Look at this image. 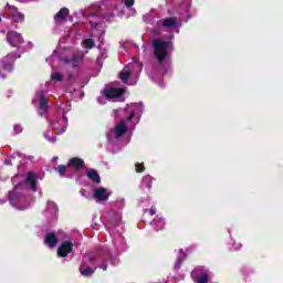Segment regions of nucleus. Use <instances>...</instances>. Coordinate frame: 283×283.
Segmentation results:
<instances>
[{"instance_id": "obj_1", "label": "nucleus", "mask_w": 283, "mask_h": 283, "mask_svg": "<svg viewBox=\"0 0 283 283\" xmlns=\"http://www.w3.org/2000/svg\"><path fill=\"white\" fill-rule=\"evenodd\" d=\"M11 180L14 187L9 191V202L11 207L18 209V211H25V209L30 207V203L23 193H25L28 189L38 191L39 188L36 185L39 176L34 174V171H30L25 177L21 174H17Z\"/></svg>"}, {"instance_id": "obj_2", "label": "nucleus", "mask_w": 283, "mask_h": 283, "mask_svg": "<svg viewBox=\"0 0 283 283\" xmlns=\"http://www.w3.org/2000/svg\"><path fill=\"white\" fill-rule=\"evenodd\" d=\"M143 103L130 104L125 109L119 108L114 111V116L122 118L119 123H117L114 129H111L107 134V139L112 143L113 139L123 138L125 134H129L136 125H138V120H140V116L143 114Z\"/></svg>"}, {"instance_id": "obj_3", "label": "nucleus", "mask_w": 283, "mask_h": 283, "mask_svg": "<svg viewBox=\"0 0 283 283\" xmlns=\"http://www.w3.org/2000/svg\"><path fill=\"white\" fill-rule=\"evenodd\" d=\"M46 61L52 67L51 81H53V83H61V81H63V74L54 70V63L60 61V63H64V65H71V67L76 69L81 65V61H83V52H78L75 49H64L63 56L59 59L56 52H54Z\"/></svg>"}, {"instance_id": "obj_4", "label": "nucleus", "mask_w": 283, "mask_h": 283, "mask_svg": "<svg viewBox=\"0 0 283 283\" xmlns=\"http://www.w3.org/2000/svg\"><path fill=\"white\" fill-rule=\"evenodd\" d=\"M153 50L155 59L161 65L174 52V42L171 40L155 39L153 40Z\"/></svg>"}, {"instance_id": "obj_5", "label": "nucleus", "mask_w": 283, "mask_h": 283, "mask_svg": "<svg viewBox=\"0 0 283 283\" xmlns=\"http://www.w3.org/2000/svg\"><path fill=\"white\" fill-rule=\"evenodd\" d=\"M140 72H143V63L132 62L119 73V78L125 85H136Z\"/></svg>"}, {"instance_id": "obj_6", "label": "nucleus", "mask_w": 283, "mask_h": 283, "mask_svg": "<svg viewBox=\"0 0 283 283\" xmlns=\"http://www.w3.org/2000/svg\"><path fill=\"white\" fill-rule=\"evenodd\" d=\"M103 260H105V256L103 254H86L84 256L83 264L80 266L81 274L84 277H90L94 275V271H96V268H88L87 264H101Z\"/></svg>"}, {"instance_id": "obj_7", "label": "nucleus", "mask_w": 283, "mask_h": 283, "mask_svg": "<svg viewBox=\"0 0 283 283\" xmlns=\"http://www.w3.org/2000/svg\"><path fill=\"white\" fill-rule=\"evenodd\" d=\"M33 105H38L39 116L48 114V96L43 91H39L32 99Z\"/></svg>"}, {"instance_id": "obj_8", "label": "nucleus", "mask_w": 283, "mask_h": 283, "mask_svg": "<svg viewBox=\"0 0 283 283\" xmlns=\"http://www.w3.org/2000/svg\"><path fill=\"white\" fill-rule=\"evenodd\" d=\"M191 277L195 283H212L211 282V273L207 268H196L191 272Z\"/></svg>"}, {"instance_id": "obj_9", "label": "nucleus", "mask_w": 283, "mask_h": 283, "mask_svg": "<svg viewBox=\"0 0 283 283\" xmlns=\"http://www.w3.org/2000/svg\"><path fill=\"white\" fill-rule=\"evenodd\" d=\"M109 196H112L109 188L96 187L93 190V199L96 200V202H107Z\"/></svg>"}, {"instance_id": "obj_10", "label": "nucleus", "mask_w": 283, "mask_h": 283, "mask_svg": "<svg viewBox=\"0 0 283 283\" xmlns=\"http://www.w3.org/2000/svg\"><path fill=\"white\" fill-rule=\"evenodd\" d=\"M122 94H125V90L116 87V83L106 86V88L104 90V96H106L107 101L120 98Z\"/></svg>"}, {"instance_id": "obj_11", "label": "nucleus", "mask_w": 283, "mask_h": 283, "mask_svg": "<svg viewBox=\"0 0 283 283\" xmlns=\"http://www.w3.org/2000/svg\"><path fill=\"white\" fill-rule=\"evenodd\" d=\"M51 128L57 132V134H64L65 129H67V117L63 115L62 117L54 119L51 123Z\"/></svg>"}, {"instance_id": "obj_12", "label": "nucleus", "mask_w": 283, "mask_h": 283, "mask_svg": "<svg viewBox=\"0 0 283 283\" xmlns=\"http://www.w3.org/2000/svg\"><path fill=\"white\" fill-rule=\"evenodd\" d=\"M43 214L48 220H54L59 214V206L54 201H48L46 209L44 210Z\"/></svg>"}, {"instance_id": "obj_13", "label": "nucleus", "mask_w": 283, "mask_h": 283, "mask_svg": "<svg viewBox=\"0 0 283 283\" xmlns=\"http://www.w3.org/2000/svg\"><path fill=\"white\" fill-rule=\"evenodd\" d=\"M73 249H74V243H72L71 241L62 242L57 249L59 258H67V255L72 253Z\"/></svg>"}, {"instance_id": "obj_14", "label": "nucleus", "mask_w": 283, "mask_h": 283, "mask_svg": "<svg viewBox=\"0 0 283 283\" xmlns=\"http://www.w3.org/2000/svg\"><path fill=\"white\" fill-rule=\"evenodd\" d=\"M7 41L12 48H19L23 43V38L17 31H10L7 34Z\"/></svg>"}, {"instance_id": "obj_15", "label": "nucleus", "mask_w": 283, "mask_h": 283, "mask_svg": "<svg viewBox=\"0 0 283 283\" xmlns=\"http://www.w3.org/2000/svg\"><path fill=\"white\" fill-rule=\"evenodd\" d=\"M21 59V55L8 54L3 60V70L4 72H12L14 70V61Z\"/></svg>"}, {"instance_id": "obj_16", "label": "nucleus", "mask_w": 283, "mask_h": 283, "mask_svg": "<svg viewBox=\"0 0 283 283\" xmlns=\"http://www.w3.org/2000/svg\"><path fill=\"white\" fill-rule=\"evenodd\" d=\"M158 23L163 28H180V22H178V18H165L161 19Z\"/></svg>"}, {"instance_id": "obj_17", "label": "nucleus", "mask_w": 283, "mask_h": 283, "mask_svg": "<svg viewBox=\"0 0 283 283\" xmlns=\"http://www.w3.org/2000/svg\"><path fill=\"white\" fill-rule=\"evenodd\" d=\"M57 242H59V239L56 238V234H54V232L46 233L44 238V243L46 244V247H49V249H54Z\"/></svg>"}, {"instance_id": "obj_18", "label": "nucleus", "mask_w": 283, "mask_h": 283, "mask_svg": "<svg viewBox=\"0 0 283 283\" xmlns=\"http://www.w3.org/2000/svg\"><path fill=\"white\" fill-rule=\"evenodd\" d=\"M10 18L14 21V23H22L25 17L19 12L15 7H10Z\"/></svg>"}, {"instance_id": "obj_19", "label": "nucleus", "mask_w": 283, "mask_h": 283, "mask_svg": "<svg viewBox=\"0 0 283 283\" xmlns=\"http://www.w3.org/2000/svg\"><path fill=\"white\" fill-rule=\"evenodd\" d=\"M84 165L85 163L83 161V159L78 157H74L69 160L67 167L78 170V169H83Z\"/></svg>"}, {"instance_id": "obj_20", "label": "nucleus", "mask_w": 283, "mask_h": 283, "mask_svg": "<svg viewBox=\"0 0 283 283\" xmlns=\"http://www.w3.org/2000/svg\"><path fill=\"white\" fill-rule=\"evenodd\" d=\"M151 227H154L155 231H163V229H165V219L160 216H157L153 220Z\"/></svg>"}, {"instance_id": "obj_21", "label": "nucleus", "mask_w": 283, "mask_h": 283, "mask_svg": "<svg viewBox=\"0 0 283 283\" xmlns=\"http://www.w3.org/2000/svg\"><path fill=\"white\" fill-rule=\"evenodd\" d=\"M70 14V9L62 8L54 17V20L56 23H61V21H65L67 19V15Z\"/></svg>"}, {"instance_id": "obj_22", "label": "nucleus", "mask_w": 283, "mask_h": 283, "mask_svg": "<svg viewBox=\"0 0 283 283\" xmlns=\"http://www.w3.org/2000/svg\"><path fill=\"white\" fill-rule=\"evenodd\" d=\"M25 158V155L15 153L4 160L6 165H12L13 163H21Z\"/></svg>"}, {"instance_id": "obj_23", "label": "nucleus", "mask_w": 283, "mask_h": 283, "mask_svg": "<svg viewBox=\"0 0 283 283\" xmlns=\"http://www.w3.org/2000/svg\"><path fill=\"white\" fill-rule=\"evenodd\" d=\"M86 176L88 180H92V182H95V185H101V176L98 172L94 169H90L86 171Z\"/></svg>"}, {"instance_id": "obj_24", "label": "nucleus", "mask_w": 283, "mask_h": 283, "mask_svg": "<svg viewBox=\"0 0 283 283\" xmlns=\"http://www.w3.org/2000/svg\"><path fill=\"white\" fill-rule=\"evenodd\" d=\"M91 28H93V36H98V34H103V24L94 23L92 20L90 21Z\"/></svg>"}, {"instance_id": "obj_25", "label": "nucleus", "mask_w": 283, "mask_h": 283, "mask_svg": "<svg viewBox=\"0 0 283 283\" xmlns=\"http://www.w3.org/2000/svg\"><path fill=\"white\" fill-rule=\"evenodd\" d=\"M153 180L151 176H144L140 184L142 189H148L149 191V189H151Z\"/></svg>"}, {"instance_id": "obj_26", "label": "nucleus", "mask_w": 283, "mask_h": 283, "mask_svg": "<svg viewBox=\"0 0 283 283\" xmlns=\"http://www.w3.org/2000/svg\"><path fill=\"white\" fill-rule=\"evenodd\" d=\"M185 258H186L185 252H182V250H179V254L175 263V269H180V264H182V260H185Z\"/></svg>"}, {"instance_id": "obj_27", "label": "nucleus", "mask_w": 283, "mask_h": 283, "mask_svg": "<svg viewBox=\"0 0 283 283\" xmlns=\"http://www.w3.org/2000/svg\"><path fill=\"white\" fill-rule=\"evenodd\" d=\"M82 45H83L84 50H92V48H94V40H92V39H85V40L82 42Z\"/></svg>"}, {"instance_id": "obj_28", "label": "nucleus", "mask_w": 283, "mask_h": 283, "mask_svg": "<svg viewBox=\"0 0 283 283\" xmlns=\"http://www.w3.org/2000/svg\"><path fill=\"white\" fill-rule=\"evenodd\" d=\"M44 137L49 143H56V137H54V133H52V130L44 133Z\"/></svg>"}, {"instance_id": "obj_29", "label": "nucleus", "mask_w": 283, "mask_h": 283, "mask_svg": "<svg viewBox=\"0 0 283 283\" xmlns=\"http://www.w3.org/2000/svg\"><path fill=\"white\" fill-rule=\"evenodd\" d=\"M123 220V216L120 213L115 214V218L112 219L113 227H118L120 224V221Z\"/></svg>"}, {"instance_id": "obj_30", "label": "nucleus", "mask_w": 283, "mask_h": 283, "mask_svg": "<svg viewBox=\"0 0 283 283\" xmlns=\"http://www.w3.org/2000/svg\"><path fill=\"white\" fill-rule=\"evenodd\" d=\"M55 170L57 171V174H60L61 176H65V171H67V167L64 165H60L55 168Z\"/></svg>"}, {"instance_id": "obj_31", "label": "nucleus", "mask_w": 283, "mask_h": 283, "mask_svg": "<svg viewBox=\"0 0 283 283\" xmlns=\"http://www.w3.org/2000/svg\"><path fill=\"white\" fill-rule=\"evenodd\" d=\"M80 193H81V196H83V198H86L87 200H92V198H93V195L87 192V190H85V189H82L80 191Z\"/></svg>"}, {"instance_id": "obj_32", "label": "nucleus", "mask_w": 283, "mask_h": 283, "mask_svg": "<svg viewBox=\"0 0 283 283\" xmlns=\"http://www.w3.org/2000/svg\"><path fill=\"white\" fill-rule=\"evenodd\" d=\"M232 243V251H240V249H242V244L241 243H235V241L231 240Z\"/></svg>"}, {"instance_id": "obj_33", "label": "nucleus", "mask_w": 283, "mask_h": 283, "mask_svg": "<svg viewBox=\"0 0 283 283\" xmlns=\"http://www.w3.org/2000/svg\"><path fill=\"white\" fill-rule=\"evenodd\" d=\"M136 171L137 174H143V171H145V165L144 164H136Z\"/></svg>"}, {"instance_id": "obj_34", "label": "nucleus", "mask_w": 283, "mask_h": 283, "mask_svg": "<svg viewBox=\"0 0 283 283\" xmlns=\"http://www.w3.org/2000/svg\"><path fill=\"white\" fill-rule=\"evenodd\" d=\"M13 129H14L15 134H21V132H23V128L19 124L14 125Z\"/></svg>"}, {"instance_id": "obj_35", "label": "nucleus", "mask_w": 283, "mask_h": 283, "mask_svg": "<svg viewBox=\"0 0 283 283\" xmlns=\"http://www.w3.org/2000/svg\"><path fill=\"white\" fill-rule=\"evenodd\" d=\"M126 8H132L134 6V0H123Z\"/></svg>"}, {"instance_id": "obj_36", "label": "nucleus", "mask_w": 283, "mask_h": 283, "mask_svg": "<svg viewBox=\"0 0 283 283\" xmlns=\"http://www.w3.org/2000/svg\"><path fill=\"white\" fill-rule=\"evenodd\" d=\"M143 20L146 22V23H149L151 21V14L147 13L143 17Z\"/></svg>"}, {"instance_id": "obj_37", "label": "nucleus", "mask_w": 283, "mask_h": 283, "mask_svg": "<svg viewBox=\"0 0 283 283\" xmlns=\"http://www.w3.org/2000/svg\"><path fill=\"white\" fill-rule=\"evenodd\" d=\"M97 101H98L99 105H105V103H107V98H105L103 96L97 97Z\"/></svg>"}, {"instance_id": "obj_38", "label": "nucleus", "mask_w": 283, "mask_h": 283, "mask_svg": "<svg viewBox=\"0 0 283 283\" xmlns=\"http://www.w3.org/2000/svg\"><path fill=\"white\" fill-rule=\"evenodd\" d=\"M149 213L151 216H156V208L155 207H151L150 210H149Z\"/></svg>"}, {"instance_id": "obj_39", "label": "nucleus", "mask_w": 283, "mask_h": 283, "mask_svg": "<svg viewBox=\"0 0 283 283\" xmlns=\"http://www.w3.org/2000/svg\"><path fill=\"white\" fill-rule=\"evenodd\" d=\"M99 269H102V271H107V264L105 263L101 264Z\"/></svg>"}, {"instance_id": "obj_40", "label": "nucleus", "mask_w": 283, "mask_h": 283, "mask_svg": "<svg viewBox=\"0 0 283 283\" xmlns=\"http://www.w3.org/2000/svg\"><path fill=\"white\" fill-rule=\"evenodd\" d=\"M130 14H136V10L130 9Z\"/></svg>"}, {"instance_id": "obj_41", "label": "nucleus", "mask_w": 283, "mask_h": 283, "mask_svg": "<svg viewBox=\"0 0 283 283\" xmlns=\"http://www.w3.org/2000/svg\"><path fill=\"white\" fill-rule=\"evenodd\" d=\"M75 75H69V81H72Z\"/></svg>"}, {"instance_id": "obj_42", "label": "nucleus", "mask_w": 283, "mask_h": 283, "mask_svg": "<svg viewBox=\"0 0 283 283\" xmlns=\"http://www.w3.org/2000/svg\"><path fill=\"white\" fill-rule=\"evenodd\" d=\"M32 48V43H28V49L30 50Z\"/></svg>"}, {"instance_id": "obj_43", "label": "nucleus", "mask_w": 283, "mask_h": 283, "mask_svg": "<svg viewBox=\"0 0 283 283\" xmlns=\"http://www.w3.org/2000/svg\"><path fill=\"white\" fill-rule=\"evenodd\" d=\"M53 160H59V157H54Z\"/></svg>"}, {"instance_id": "obj_44", "label": "nucleus", "mask_w": 283, "mask_h": 283, "mask_svg": "<svg viewBox=\"0 0 283 283\" xmlns=\"http://www.w3.org/2000/svg\"><path fill=\"white\" fill-rule=\"evenodd\" d=\"M3 202H6V201H3V200H0V205H3Z\"/></svg>"}, {"instance_id": "obj_45", "label": "nucleus", "mask_w": 283, "mask_h": 283, "mask_svg": "<svg viewBox=\"0 0 283 283\" xmlns=\"http://www.w3.org/2000/svg\"><path fill=\"white\" fill-rule=\"evenodd\" d=\"M151 283H160V282H151Z\"/></svg>"}, {"instance_id": "obj_46", "label": "nucleus", "mask_w": 283, "mask_h": 283, "mask_svg": "<svg viewBox=\"0 0 283 283\" xmlns=\"http://www.w3.org/2000/svg\"><path fill=\"white\" fill-rule=\"evenodd\" d=\"M143 48H144V50H145L146 46L144 45Z\"/></svg>"}]
</instances>
